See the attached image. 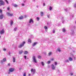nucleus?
Instances as JSON below:
<instances>
[{
  "instance_id": "29",
  "label": "nucleus",
  "mask_w": 76,
  "mask_h": 76,
  "mask_svg": "<svg viewBox=\"0 0 76 76\" xmlns=\"http://www.w3.org/2000/svg\"><path fill=\"white\" fill-rule=\"evenodd\" d=\"M63 32H64L66 31V29L65 28H63L62 29Z\"/></svg>"
},
{
  "instance_id": "55",
  "label": "nucleus",
  "mask_w": 76,
  "mask_h": 76,
  "mask_svg": "<svg viewBox=\"0 0 76 76\" xmlns=\"http://www.w3.org/2000/svg\"><path fill=\"white\" fill-rule=\"evenodd\" d=\"M74 59L75 60V57H74Z\"/></svg>"
},
{
  "instance_id": "24",
  "label": "nucleus",
  "mask_w": 76,
  "mask_h": 76,
  "mask_svg": "<svg viewBox=\"0 0 76 76\" xmlns=\"http://www.w3.org/2000/svg\"><path fill=\"white\" fill-rule=\"evenodd\" d=\"M69 60H68V59H66V60H65V62H68L69 63Z\"/></svg>"
},
{
  "instance_id": "39",
  "label": "nucleus",
  "mask_w": 76,
  "mask_h": 76,
  "mask_svg": "<svg viewBox=\"0 0 76 76\" xmlns=\"http://www.w3.org/2000/svg\"><path fill=\"white\" fill-rule=\"evenodd\" d=\"M3 50H4V51H6V49L5 48L3 49Z\"/></svg>"
},
{
  "instance_id": "56",
  "label": "nucleus",
  "mask_w": 76,
  "mask_h": 76,
  "mask_svg": "<svg viewBox=\"0 0 76 76\" xmlns=\"http://www.w3.org/2000/svg\"><path fill=\"white\" fill-rule=\"evenodd\" d=\"M8 73V74H10V72H9Z\"/></svg>"
},
{
  "instance_id": "1",
  "label": "nucleus",
  "mask_w": 76,
  "mask_h": 76,
  "mask_svg": "<svg viewBox=\"0 0 76 76\" xmlns=\"http://www.w3.org/2000/svg\"><path fill=\"white\" fill-rule=\"evenodd\" d=\"M32 59H33V62H34V63H37V60H36V56H33Z\"/></svg>"
},
{
  "instance_id": "16",
  "label": "nucleus",
  "mask_w": 76,
  "mask_h": 76,
  "mask_svg": "<svg viewBox=\"0 0 76 76\" xmlns=\"http://www.w3.org/2000/svg\"><path fill=\"white\" fill-rule=\"evenodd\" d=\"M15 7H18V5L17 4H14L13 5Z\"/></svg>"
},
{
  "instance_id": "44",
  "label": "nucleus",
  "mask_w": 76,
  "mask_h": 76,
  "mask_svg": "<svg viewBox=\"0 0 76 76\" xmlns=\"http://www.w3.org/2000/svg\"><path fill=\"white\" fill-rule=\"evenodd\" d=\"M51 61H53L54 60V58H52L51 59Z\"/></svg>"
},
{
  "instance_id": "53",
  "label": "nucleus",
  "mask_w": 76,
  "mask_h": 76,
  "mask_svg": "<svg viewBox=\"0 0 76 76\" xmlns=\"http://www.w3.org/2000/svg\"><path fill=\"white\" fill-rule=\"evenodd\" d=\"M37 8H38V6H37Z\"/></svg>"
},
{
  "instance_id": "46",
  "label": "nucleus",
  "mask_w": 76,
  "mask_h": 76,
  "mask_svg": "<svg viewBox=\"0 0 76 76\" xmlns=\"http://www.w3.org/2000/svg\"><path fill=\"white\" fill-rule=\"evenodd\" d=\"M24 58H25V59H26V56H24Z\"/></svg>"
},
{
  "instance_id": "42",
  "label": "nucleus",
  "mask_w": 76,
  "mask_h": 76,
  "mask_svg": "<svg viewBox=\"0 0 76 76\" xmlns=\"http://www.w3.org/2000/svg\"><path fill=\"white\" fill-rule=\"evenodd\" d=\"M74 7H76V4H74Z\"/></svg>"
},
{
  "instance_id": "49",
  "label": "nucleus",
  "mask_w": 76,
  "mask_h": 76,
  "mask_svg": "<svg viewBox=\"0 0 76 76\" xmlns=\"http://www.w3.org/2000/svg\"><path fill=\"white\" fill-rule=\"evenodd\" d=\"M24 18H26V15H25L24 16Z\"/></svg>"
},
{
  "instance_id": "41",
  "label": "nucleus",
  "mask_w": 76,
  "mask_h": 76,
  "mask_svg": "<svg viewBox=\"0 0 76 76\" xmlns=\"http://www.w3.org/2000/svg\"><path fill=\"white\" fill-rule=\"evenodd\" d=\"M53 33H55V30H53Z\"/></svg>"
},
{
  "instance_id": "8",
  "label": "nucleus",
  "mask_w": 76,
  "mask_h": 76,
  "mask_svg": "<svg viewBox=\"0 0 76 76\" xmlns=\"http://www.w3.org/2000/svg\"><path fill=\"white\" fill-rule=\"evenodd\" d=\"M10 72H13L14 71V69L13 68H10L9 70Z\"/></svg>"
},
{
  "instance_id": "25",
  "label": "nucleus",
  "mask_w": 76,
  "mask_h": 76,
  "mask_svg": "<svg viewBox=\"0 0 76 76\" xmlns=\"http://www.w3.org/2000/svg\"><path fill=\"white\" fill-rule=\"evenodd\" d=\"M41 64L43 66L44 65V62H41Z\"/></svg>"
},
{
  "instance_id": "10",
  "label": "nucleus",
  "mask_w": 76,
  "mask_h": 76,
  "mask_svg": "<svg viewBox=\"0 0 76 76\" xmlns=\"http://www.w3.org/2000/svg\"><path fill=\"white\" fill-rule=\"evenodd\" d=\"M3 17H4V15L3 14H1L0 15V19H2L3 18Z\"/></svg>"
},
{
  "instance_id": "58",
  "label": "nucleus",
  "mask_w": 76,
  "mask_h": 76,
  "mask_svg": "<svg viewBox=\"0 0 76 76\" xmlns=\"http://www.w3.org/2000/svg\"><path fill=\"white\" fill-rule=\"evenodd\" d=\"M0 38H1V36H0Z\"/></svg>"
},
{
  "instance_id": "11",
  "label": "nucleus",
  "mask_w": 76,
  "mask_h": 76,
  "mask_svg": "<svg viewBox=\"0 0 76 76\" xmlns=\"http://www.w3.org/2000/svg\"><path fill=\"white\" fill-rule=\"evenodd\" d=\"M19 19H20L21 20V19H23V16H21L20 17L18 18Z\"/></svg>"
},
{
  "instance_id": "12",
  "label": "nucleus",
  "mask_w": 76,
  "mask_h": 76,
  "mask_svg": "<svg viewBox=\"0 0 76 76\" xmlns=\"http://www.w3.org/2000/svg\"><path fill=\"white\" fill-rule=\"evenodd\" d=\"M31 22H32L33 23V22H34V21H33L32 19H30V20L29 21V23H31Z\"/></svg>"
},
{
  "instance_id": "19",
  "label": "nucleus",
  "mask_w": 76,
  "mask_h": 76,
  "mask_svg": "<svg viewBox=\"0 0 76 76\" xmlns=\"http://www.w3.org/2000/svg\"><path fill=\"white\" fill-rule=\"evenodd\" d=\"M13 63H15V58L14 57L13 58Z\"/></svg>"
},
{
  "instance_id": "23",
  "label": "nucleus",
  "mask_w": 76,
  "mask_h": 76,
  "mask_svg": "<svg viewBox=\"0 0 76 76\" xmlns=\"http://www.w3.org/2000/svg\"><path fill=\"white\" fill-rule=\"evenodd\" d=\"M24 54H28V52L26 51H25L24 52Z\"/></svg>"
},
{
  "instance_id": "27",
  "label": "nucleus",
  "mask_w": 76,
  "mask_h": 76,
  "mask_svg": "<svg viewBox=\"0 0 76 76\" xmlns=\"http://www.w3.org/2000/svg\"><path fill=\"white\" fill-rule=\"evenodd\" d=\"M49 9L50 10H51L52 9V7H51V6H50L49 8Z\"/></svg>"
},
{
  "instance_id": "14",
  "label": "nucleus",
  "mask_w": 76,
  "mask_h": 76,
  "mask_svg": "<svg viewBox=\"0 0 76 76\" xmlns=\"http://www.w3.org/2000/svg\"><path fill=\"white\" fill-rule=\"evenodd\" d=\"M37 44V42H34L33 44H32L33 47H34V46H35L36 45V44Z\"/></svg>"
},
{
  "instance_id": "48",
  "label": "nucleus",
  "mask_w": 76,
  "mask_h": 76,
  "mask_svg": "<svg viewBox=\"0 0 76 76\" xmlns=\"http://www.w3.org/2000/svg\"><path fill=\"white\" fill-rule=\"evenodd\" d=\"M45 3H43V6H45Z\"/></svg>"
},
{
  "instance_id": "32",
  "label": "nucleus",
  "mask_w": 76,
  "mask_h": 76,
  "mask_svg": "<svg viewBox=\"0 0 76 76\" xmlns=\"http://www.w3.org/2000/svg\"><path fill=\"white\" fill-rule=\"evenodd\" d=\"M47 53H46V52H45L43 53V54H45V55H46L47 54Z\"/></svg>"
},
{
  "instance_id": "15",
  "label": "nucleus",
  "mask_w": 76,
  "mask_h": 76,
  "mask_svg": "<svg viewBox=\"0 0 76 76\" xmlns=\"http://www.w3.org/2000/svg\"><path fill=\"white\" fill-rule=\"evenodd\" d=\"M69 61H72V60H73V59L72 58L70 57H69Z\"/></svg>"
},
{
  "instance_id": "28",
  "label": "nucleus",
  "mask_w": 76,
  "mask_h": 76,
  "mask_svg": "<svg viewBox=\"0 0 76 76\" xmlns=\"http://www.w3.org/2000/svg\"><path fill=\"white\" fill-rule=\"evenodd\" d=\"M37 57L38 58H41V56H38Z\"/></svg>"
},
{
  "instance_id": "21",
  "label": "nucleus",
  "mask_w": 76,
  "mask_h": 76,
  "mask_svg": "<svg viewBox=\"0 0 76 76\" xmlns=\"http://www.w3.org/2000/svg\"><path fill=\"white\" fill-rule=\"evenodd\" d=\"M57 50L59 52H60L61 51V50H60V48H58L57 49Z\"/></svg>"
},
{
  "instance_id": "35",
  "label": "nucleus",
  "mask_w": 76,
  "mask_h": 76,
  "mask_svg": "<svg viewBox=\"0 0 76 76\" xmlns=\"http://www.w3.org/2000/svg\"><path fill=\"white\" fill-rule=\"evenodd\" d=\"M7 9L8 10H10V7H8V8H7Z\"/></svg>"
},
{
  "instance_id": "7",
  "label": "nucleus",
  "mask_w": 76,
  "mask_h": 76,
  "mask_svg": "<svg viewBox=\"0 0 76 76\" xmlns=\"http://www.w3.org/2000/svg\"><path fill=\"white\" fill-rule=\"evenodd\" d=\"M4 29H2V30H1L0 31V34H1V35H2V34H4Z\"/></svg>"
},
{
  "instance_id": "33",
  "label": "nucleus",
  "mask_w": 76,
  "mask_h": 76,
  "mask_svg": "<svg viewBox=\"0 0 76 76\" xmlns=\"http://www.w3.org/2000/svg\"><path fill=\"white\" fill-rule=\"evenodd\" d=\"M45 29H47V27L46 26H45L44 27Z\"/></svg>"
},
{
  "instance_id": "20",
  "label": "nucleus",
  "mask_w": 76,
  "mask_h": 76,
  "mask_svg": "<svg viewBox=\"0 0 76 76\" xmlns=\"http://www.w3.org/2000/svg\"><path fill=\"white\" fill-rule=\"evenodd\" d=\"M52 53H53L52 52L49 53H48L49 56H51V54H52Z\"/></svg>"
},
{
  "instance_id": "2",
  "label": "nucleus",
  "mask_w": 76,
  "mask_h": 76,
  "mask_svg": "<svg viewBox=\"0 0 76 76\" xmlns=\"http://www.w3.org/2000/svg\"><path fill=\"white\" fill-rule=\"evenodd\" d=\"M25 44V42H23L20 45H18V48H22V47L24 46V44Z\"/></svg>"
},
{
  "instance_id": "9",
  "label": "nucleus",
  "mask_w": 76,
  "mask_h": 76,
  "mask_svg": "<svg viewBox=\"0 0 76 76\" xmlns=\"http://www.w3.org/2000/svg\"><path fill=\"white\" fill-rule=\"evenodd\" d=\"M51 66L52 67L51 68L52 70H54V69H55V66H54V65L53 64H52Z\"/></svg>"
},
{
  "instance_id": "51",
  "label": "nucleus",
  "mask_w": 76,
  "mask_h": 76,
  "mask_svg": "<svg viewBox=\"0 0 76 76\" xmlns=\"http://www.w3.org/2000/svg\"><path fill=\"white\" fill-rule=\"evenodd\" d=\"M71 75H73V73H71Z\"/></svg>"
},
{
  "instance_id": "17",
  "label": "nucleus",
  "mask_w": 76,
  "mask_h": 76,
  "mask_svg": "<svg viewBox=\"0 0 76 76\" xmlns=\"http://www.w3.org/2000/svg\"><path fill=\"white\" fill-rule=\"evenodd\" d=\"M22 53H23V50H21L19 52V54H22Z\"/></svg>"
},
{
  "instance_id": "37",
  "label": "nucleus",
  "mask_w": 76,
  "mask_h": 76,
  "mask_svg": "<svg viewBox=\"0 0 76 76\" xmlns=\"http://www.w3.org/2000/svg\"><path fill=\"white\" fill-rule=\"evenodd\" d=\"M23 76H26V73H24Z\"/></svg>"
},
{
  "instance_id": "38",
  "label": "nucleus",
  "mask_w": 76,
  "mask_h": 76,
  "mask_svg": "<svg viewBox=\"0 0 76 76\" xmlns=\"http://www.w3.org/2000/svg\"><path fill=\"white\" fill-rule=\"evenodd\" d=\"M0 13H2V11L1 10H0Z\"/></svg>"
},
{
  "instance_id": "34",
  "label": "nucleus",
  "mask_w": 76,
  "mask_h": 76,
  "mask_svg": "<svg viewBox=\"0 0 76 76\" xmlns=\"http://www.w3.org/2000/svg\"><path fill=\"white\" fill-rule=\"evenodd\" d=\"M5 1L7 4H9V2H8V1H7V0H5Z\"/></svg>"
},
{
  "instance_id": "3",
  "label": "nucleus",
  "mask_w": 76,
  "mask_h": 76,
  "mask_svg": "<svg viewBox=\"0 0 76 76\" xmlns=\"http://www.w3.org/2000/svg\"><path fill=\"white\" fill-rule=\"evenodd\" d=\"M4 5V2L2 0H0V6Z\"/></svg>"
},
{
  "instance_id": "36",
  "label": "nucleus",
  "mask_w": 76,
  "mask_h": 76,
  "mask_svg": "<svg viewBox=\"0 0 76 76\" xmlns=\"http://www.w3.org/2000/svg\"><path fill=\"white\" fill-rule=\"evenodd\" d=\"M39 18H37V20H38H38H39Z\"/></svg>"
},
{
  "instance_id": "30",
  "label": "nucleus",
  "mask_w": 76,
  "mask_h": 76,
  "mask_svg": "<svg viewBox=\"0 0 76 76\" xmlns=\"http://www.w3.org/2000/svg\"><path fill=\"white\" fill-rule=\"evenodd\" d=\"M16 30H17V28L15 27L14 28V31H16Z\"/></svg>"
},
{
  "instance_id": "54",
  "label": "nucleus",
  "mask_w": 76,
  "mask_h": 76,
  "mask_svg": "<svg viewBox=\"0 0 76 76\" xmlns=\"http://www.w3.org/2000/svg\"><path fill=\"white\" fill-rule=\"evenodd\" d=\"M29 76H30V75H31V74H29L28 75Z\"/></svg>"
},
{
  "instance_id": "43",
  "label": "nucleus",
  "mask_w": 76,
  "mask_h": 76,
  "mask_svg": "<svg viewBox=\"0 0 76 76\" xmlns=\"http://www.w3.org/2000/svg\"><path fill=\"white\" fill-rule=\"evenodd\" d=\"M65 10L66 12H67V8L66 9H65Z\"/></svg>"
},
{
  "instance_id": "4",
  "label": "nucleus",
  "mask_w": 76,
  "mask_h": 76,
  "mask_svg": "<svg viewBox=\"0 0 76 76\" xmlns=\"http://www.w3.org/2000/svg\"><path fill=\"white\" fill-rule=\"evenodd\" d=\"M31 73H32L33 75H34L35 73V72H36V71L35 70V69H33L32 68L31 69Z\"/></svg>"
},
{
  "instance_id": "47",
  "label": "nucleus",
  "mask_w": 76,
  "mask_h": 76,
  "mask_svg": "<svg viewBox=\"0 0 76 76\" xmlns=\"http://www.w3.org/2000/svg\"><path fill=\"white\" fill-rule=\"evenodd\" d=\"M50 15H48V18H50Z\"/></svg>"
},
{
  "instance_id": "45",
  "label": "nucleus",
  "mask_w": 76,
  "mask_h": 76,
  "mask_svg": "<svg viewBox=\"0 0 76 76\" xmlns=\"http://www.w3.org/2000/svg\"><path fill=\"white\" fill-rule=\"evenodd\" d=\"M9 55H10V52H9L8 53Z\"/></svg>"
},
{
  "instance_id": "50",
  "label": "nucleus",
  "mask_w": 76,
  "mask_h": 76,
  "mask_svg": "<svg viewBox=\"0 0 76 76\" xmlns=\"http://www.w3.org/2000/svg\"><path fill=\"white\" fill-rule=\"evenodd\" d=\"M19 70H22V68H20Z\"/></svg>"
},
{
  "instance_id": "40",
  "label": "nucleus",
  "mask_w": 76,
  "mask_h": 76,
  "mask_svg": "<svg viewBox=\"0 0 76 76\" xmlns=\"http://www.w3.org/2000/svg\"><path fill=\"white\" fill-rule=\"evenodd\" d=\"M22 6H25V4H22Z\"/></svg>"
},
{
  "instance_id": "31",
  "label": "nucleus",
  "mask_w": 76,
  "mask_h": 76,
  "mask_svg": "<svg viewBox=\"0 0 76 76\" xmlns=\"http://www.w3.org/2000/svg\"><path fill=\"white\" fill-rule=\"evenodd\" d=\"M54 63L55 66L57 65V62H55Z\"/></svg>"
},
{
  "instance_id": "13",
  "label": "nucleus",
  "mask_w": 76,
  "mask_h": 76,
  "mask_svg": "<svg viewBox=\"0 0 76 76\" xmlns=\"http://www.w3.org/2000/svg\"><path fill=\"white\" fill-rule=\"evenodd\" d=\"M13 22L12 20H11L10 21V25L11 26H12V25H13Z\"/></svg>"
},
{
  "instance_id": "5",
  "label": "nucleus",
  "mask_w": 76,
  "mask_h": 76,
  "mask_svg": "<svg viewBox=\"0 0 76 76\" xmlns=\"http://www.w3.org/2000/svg\"><path fill=\"white\" fill-rule=\"evenodd\" d=\"M7 14L8 16H13V14L10 13L9 12H7Z\"/></svg>"
},
{
  "instance_id": "26",
  "label": "nucleus",
  "mask_w": 76,
  "mask_h": 76,
  "mask_svg": "<svg viewBox=\"0 0 76 76\" xmlns=\"http://www.w3.org/2000/svg\"><path fill=\"white\" fill-rule=\"evenodd\" d=\"M47 64H50L51 63V61H48L47 62Z\"/></svg>"
},
{
  "instance_id": "22",
  "label": "nucleus",
  "mask_w": 76,
  "mask_h": 76,
  "mask_svg": "<svg viewBox=\"0 0 76 76\" xmlns=\"http://www.w3.org/2000/svg\"><path fill=\"white\" fill-rule=\"evenodd\" d=\"M28 42H30V43H31V39H28Z\"/></svg>"
},
{
  "instance_id": "18",
  "label": "nucleus",
  "mask_w": 76,
  "mask_h": 76,
  "mask_svg": "<svg viewBox=\"0 0 76 76\" xmlns=\"http://www.w3.org/2000/svg\"><path fill=\"white\" fill-rule=\"evenodd\" d=\"M43 15H44V13H43V12H40V15H41V16H43Z\"/></svg>"
},
{
  "instance_id": "6",
  "label": "nucleus",
  "mask_w": 76,
  "mask_h": 76,
  "mask_svg": "<svg viewBox=\"0 0 76 76\" xmlns=\"http://www.w3.org/2000/svg\"><path fill=\"white\" fill-rule=\"evenodd\" d=\"M6 61V58H3L2 60V61H1V64H2L3 63V62H4Z\"/></svg>"
},
{
  "instance_id": "59",
  "label": "nucleus",
  "mask_w": 76,
  "mask_h": 76,
  "mask_svg": "<svg viewBox=\"0 0 76 76\" xmlns=\"http://www.w3.org/2000/svg\"><path fill=\"white\" fill-rule=\"evenodd\" d=\"M34 1L35 0H34Z\"/></svg>"
},
{
  "instance_id": "57",
  "label": "nucleus",
  "mask_w": 76,
  "mask_h": 76,
  "mask_svg": "<svg viewBox=\"0 0 76 76\" xmlns=\"http://www.w3.org/2000/svg\"><path fill=\"white\" fill-rule=\"evenodd\" d=\"M64 22V21H63L62 22V23H63V22Z\"/></svg>"
},
{
  "instance_id": "52",
  "label": "nucleus",
  "mask_w": 76,
  "mask_h": 76,
  "mask_svg": "<svg viewBox=\"0 0 76 76\" xmlns=\"http://www.w3.org/2000/svg\"><path fill=\"white\" fill-rule=\"evenodd\" d=\"M8 66H10V64H8Z\"/></svg>"
}]
</instances>
